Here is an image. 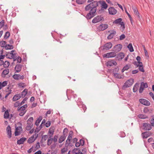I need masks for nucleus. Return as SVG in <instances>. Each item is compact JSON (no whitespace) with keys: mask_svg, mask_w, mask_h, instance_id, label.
I'll return each mask as SVG.
<instances>
[{"mask_svg":"<svg viewBox=\"0 0 154 154\" xmlns=\"http://www.w3.org/2000/svg\"><path fill=\"white\" fill-rule=\"evenodd\" d=\"M98 2L97 1H94L89 5H87L85 8V10L86 11H91L93 9V10L97 11L96 8L98 6Z\"/></svg>","mask_w":154,"mask_h":154,"instance_id":"nucleus-1","label":"nucleus"},{"mask_svg":"<svg viewBox=\"0 0 154 154\" xmlns=\"http://www.w3.org/2000/svg\"><path fill=\"white\" fill-rule=\"evenodd\" d=\"M122 19L121 18H119L116 19L113 22L114 24H119L121 25V30L122 31H123L125 28V24L123 22H122Z\"/></svg>","mask_w":154,"mask_h":154,"instance_id":"nucleus-2","label":"nucleus"},{"mask_svg":"<svg viewBox=\"0 0 154 154\" xmlns=\"http://www.w3.org/2000/svg\"><path fill=\"white\" fill-rule=\"evenodd\" d=\"M105 19L102 15H99L96 16L92 20L93 23H96L100 21H103Z\"/></svg>","mask_w":154,"mask_h":154,"instance_id":"nucleus-3","label":"nucleus"},{"mask_svg":"<svg viewBox=\"0 0 154 154\" xmlns=\"http://www.w3.org/2000/svg\"><path fill=\"white\" fill-rule=\"evenodd\" d=\"M96 11H97L94 10L90 11L89 13H88L85 16L86 19L88 20L94 17L96 15L95 13Z\"/></svg>","mask_w":154,"mask_h":154,"instance_id":"nucleus-4","label":"nucleus"},{"mask_svg":"<svg viewBox=\"0 0 154 154\" xmlns=\"http://www.w3.org/2000/svg\"><path fill=\"white\" fill-rule=\"evenodd\" d=\"M134 80L133 79H131L127 81L125 83L123 86V88H125L130 87L133 83Z\"/></svg>","mask_w":154,"mask_h":154,"instance_id":"nucleus-5","label":"nucleus"},{"mask_svg":"<svg viewBox=\"0 0 154 154\" xmlns=\"http://www.w3.org/2000/svg\"><path fill=\"white\" fill-rule=\"evenodd\" d=\"M116 53L114 52H111L108 53L103 54V58H112L116 56Z\"/></svg>","mask_w":154,"mask_h":154,"instance_id":"nucleus-6","label":"nucleus"},{"mask_svg":"<svg viewBox=\"0 0 154 154\" xmlns=\"http://www.w3.org/2000/svg\"><path fill=\"white\" fill-rule=\"evenodd\" d=\"M73 133V132L72 131H71L69 132V136L67 137V139L66 140L65 143V145H67V146H68L70 145V141L72 139Z\"/></svg>","mask_w":154,"mask_h":154,"instance_id":"nucleus-7","label":"nucleus"},{"mask_svg":"<svg viewBox=\"0 0 154 154\" xmlns=\"http://www.w3.org/2000/svg\"><path fill=\"white\" fill-rule=\"evenodd\" d=\"M108 27V25L107 24H100L97 27V29L99 31H103L106 29Z\"/></svg>","mask_w":154,"mask_h":154,"instance_id":"nucleus-8","label":"nucleus"},{"mask_svg":"<svg viewBox=\"0 0 154 154\" xmlns=\"http://www.w3.org/2000/svg\"><path fill=\"white\" fill-rule=\"evenodd\" d=\"M140 103L145 106H149L150 105V102L148 100L143 98H141L139 100Z\"/></svg>","mask_w":154,"mask_h":154,"instance_id":"nucleus-9","label":"nucleus"},{"mask_svg":"<svg viewBox=\"0 0 154 154\" xmlns=\"http://www.w3.org/2000/svg\"><path fill=\"white\" fill-rule=\"evenodd\" d=\"M143 129L145 131H149L152 129V127L148 123L143 124Z\"/></svg>","mask_w":154,"mask_h":154,"instance_id":"nucleus-10","label":"nucleus"},{"mask_svg":"<svg viewBox=\"0 0 154 154\" xmlns=\"http://www.w3.org/2000/svg\"><path fill=\"white\" fill-rule=\"evenodd\" d=\"M38 136V135L34 134L30 137L28 140L27 142L29 144H31L34 142Z\"/></svg>","mask_w":154,"mask_h":154,"instance_id":"nucleus-11","label":"nucleus"},{"mask_svg":"<svg viewBox=\"0 0 154 154\" xmlns=\"http://www.w3.org/2000/svg\"><path fill=\"white\" fill-rule=\"evenodd\" d=\"M122 47V45L120 44H118L116 45L113 48V51L116 53H117L120 51Z\"/></svg>","mask_w":154,"mask_h":154,"instance_id":"nucleus-12","label":"nucleus"},{"mask_svg":"<svg viewBox=\"0 0 154 154\" xmlns=\"http://www.w3.org/2000/svg\"><path fill=\"white\" fill-rule=\"evenodd\" d=\"M106 64L107 66H116L117 63L114 60H112L108 61L106 62Z\"/></svg>","mask_w":154,"mask_h":154,"instance_id":"nucleus-13","label":"nucleus"},{"mask_svg":"<svg viewBox=\"0 0 154 154\" xmlns=\"http://www.w3.org/2000/svg\"><path fill=\"white\" fill-rule=\"evenodd\" d=\"M112 45L111 43L107 42L103 47V50H108L110 49L112 47Z\"/></svg>","mask_w":154,"mask_h":154,"instance_id":"nucleus-14","label":"nucleus"},{"mask_svg":"<svg viewBox=\"0 0 154 154\" xmlns=\"http://www.w3.org/2000/svg\"><path fill=\"white\" fill-rule=\"evenodd\" d=\"M152 135V133L149 131H146L143 132L141 136L143 139L147 138Z\"/></svg>","mask_w":154,"mask_h":154,"instance_id":"nucleus-15","label":"nucleus"},{"mask_svg":"<svg viewBox=\"0 0 154 154\" xmlns=\"http://www.w3.org/2000/svg\"><path fill=\"white\" fill-rule=\"evenodd\" d=\"M108 12L110 14L114 15L116 13L117 10L113 7H110L108 9Z\"/></svg>","mask_w":154,"mask_h":154,"instance_id":"nucleus-16","label":"nucleus"},{"mask_svg":"<svg viewBox=\"0 0 154 154\" xmlns=\"http://www.w3.org/2000/svg\"><path fill=\"white\" fill-rule=\"evenodd\" d=\"M6 131L8 138H11V137L12 134L11 127L9 125L6 128Z\"/></svg>","mask_w":154,"mask_h":154,"instance_id":"nucleus-17","label":"nucleus"},{"mask_svg":"<svg viewBox=\"0 0 154 154\" xmlns=\"http://www.w3.org/2000/svg\"><path fill=\"white\" fill-rule=\"evenodd\" d=\"M125 57V54L123 52L119 53L116 57L117 60L119 61H120L122 59Z\"/></svg>","mask_w":154,"mask_h":154,"instance_id":"nucleus-18","label":"nucleus"},{"mask_svg":"<svg viewBox=\"0 0 154 154\" xmlns=\"http://www.w3.org/2000/svg\"><path fill=\"white\" fill-rule=\"evenodd\" d=\"M27 105L26 104H25L23 106L18 108L17 110L19 112H26V109L27 107Z\"/></svg>","mask_w":154,"mask_h":154,"instance_id":"nucleus-19","label":"nucleus"},{"mask_svg":"<svg viewBox=\"0 0 154 154\" xmlns=\"http://www.w3.org/2000/svg\"><path fill=\"white\" fill-rule=\"evenodd\" d=\"M116 32L115 30L111 31V32L107 37V39H111L116 34Z\"/></svg>","mask_w":154,"mask_h":154,"instance_id":"nucleus-20","label":"nucleus"},{"mask_svg":"<svg viewBox=\"0 0 154 154\" xmlns=\"http://www.w3.org/2000/svg\"><path fill=\"white\" fill-rule=\"evenodd\" d=\"M15 51L14 50H12L11 52H8L6 54V57L8 59H12L13 58V52Z\"/></svg>","mask_w":154,"mask_h":154,"instance_id":"nucleus-21","label":"nucleus"},{"mask_svg":"<svg viewBox=\"0 0 154 154\" xmlns=\"http://www.w3.org/2000/svg\"><path fill=\"white\" fill-rule=\"evenodd\" d=\"M72 152L74 154H83L81 152L80 149L79 148H75L72 151Z\"/></svg>","mask_w":154,"mask_h":154,"instance_id":"nucleus-22","label":"nucleus"},{"mask_svg":"<svg viewBox=\"0 0 154 154\" xmlns=\"http://www.w3.org/2000/svg\"><path fill=\"white\" fill-rule=\"evenodd\" d=\"M9 72V70L8 69H4L1 74L2 77L3 78L5 77L6 75L8 74Z\"/></svg>","mask_w":154,"mask_h":154,"instance_id":"nucleus-23","label":"nucleus"},{"mask_svg":"<svg viewBox=\"0 0 154 154\" xmlns=\"http://www.w3.org/2000/svg\"><path fill=\"white\" fill-rule=\"evenodd\" d=\"M22 66L20 64H17L15 68V70L16 72H20Z\"/></svg>","mask_w":154,"mask_h":154,"instance_id":"nucleus-24","label":"nucleus"},{"mask_svg":"<svg viewBox=\"0 0 154 154\" xmlns=\"http://www.w3.org/2000/svg\"><path fill=\"white\" fill-rule=\"evenodd\" d=\"M26 140V138L25 137H22L17 141V143L19 145L23 144V143L24 141H25Z\"/></svg>","mask_w":154,"mask_h":154,"instance_id":"nucleus-25","label":"nucleus"},{"mask_svg":"<svg viewBox=\"0 0 154 154\" xmlns=\"http://www.w3.org/2000/svg\"><path fill=\"white\" fill-rule=\"evenodd\" d=\"M102 1L101 3V9H106L108 7V5L104 1Z\"/></svg>","mask_w":154,"mask_h":154,"instance_id":"nucleus-26","label":"nucleus"},{"mask_svg":"<svg viewBox=\"0 0 154 154\" xmlns=\"http://www.w3.org/2000/svg\"><path fill=\"white\" fill-rule=\"evenodd\" d=\"M114 77L116 79H122L123 78V75L121 74L118 73H115L113 74Z\"/></svg>","mask_w":154,"mask_h":154,"instance_id":"nucleus-27","label":"nucleus"},{"mask_svg":"<svg viewBox=\"0 0 154 154\" xmlns=\"http://www.w3.org/2000/svg\"><path fill=\"white\" fill-rule=\"evenodd\" d=\"M10 114L8 110H7L5 111L4 114V118L5 119H8L9 118Z\"/></svg>","mask_w":154,"mask_h":154,"instance_id":"nucleus-28","label":"nucleus"},{"mask_svg":"<svg viewBox=\"0 0 154 154\" xmlns=\"http://www.w3.org/2000/svg\"><path fill=\"white\" fill-rule=\"evenodd\" d=\"M21 97L20 94H17L14 95L13 98V100L14 101H16V100L20 99Z\"/></svg>","mask_w":154,"mask_h":154,"instance_id":"nucleus-29","label":"nucleus"},{"mask_svg":"<svg viewBox=\"0 0 154 154\" xmlns=\"http://www.w3.org/2000/svg\"><path fill=\"white\" fill-rule=\"evenodd\" d=\"M132 9L135 14L137 15L138 17L140 18V17L139 16V13L138 11L137 8L135 7H133Z\"/></svg>","mask_w":154,"mask_h":154,"instance_id":"nucleus-30","label":"nucleus"},{"mask_svg":"<svg viewBox=\"0 0 154 154\" xmlns=\"http://www.w3.org/2000/svg\"><path fill=\"white\" fill-rule=\"evenodd\" d=\"M33 118L32 117H31L27 121V124H31L33 125Z\"/></svg>","mask_w":154,"mask_h":154,"instance_id":"nucleus-31","label":"nucleus"},{"mask_svg":"<svg viewBox=\"0 0 154 154\" xmlns=\"http://www.w3.org/2000/svg\"><path fill=\"white\" fill-rule=\"evenodd\" d=\"M139 87V84L136 83L134 86L133 88V91L134 92H136L138 90Z\"/></svg>","mask_w":154,"mask_h":154,"instance_id":"nucleus-32","label":"nucleus"},{"mask_svg":"<svg viewBox=\"0 0 154 154\" xmlns=\"http://www.w3.org/2000/svg\"><path fill=\"white\" fill-rule=\"evenodd\" d=\"M42 119V117L41 116H40L35 121V125L37 126H38L39 125V123L41 122V121Z\"/></svg>","mask_w":154,"mask_h":154,"instance_id":"nucleus-33","label":"nucleus"},{"mask_svg":"<svg viewBox=\"0 0 154 154\" xmlns=\"http://www.w3.org/2000/svg\"><path fill=\"white\" fill-rule=\"evenodd\" d=\"M52 136H50L47 142V145L48 146H50L52 143L53 140V139L52 138Z\"/></svg>","mask_w":154,"mask_h":154,"instance_id":"nucleus-34","label":"nucleus"},{"mask_svg":"<svg viewBox=\"0 0 154 154\" xmlns=\"http://www.w3.org/2000/svg\"><path fill=\"white\" fill-rule=\"evenodd\" d=\"M66 136L64 135L61 136L59 140V143H61L64 141L66 139Z\"/></svg>","mask_w":154,"mask_h":154,"instance_id":"nucleus-35","label":"nucleus"},{"mask_svg":"<svg viewBox=\"0 0 154 154\" xmlns=\"http://www.w3.org/2000/svg\"><path fill=\"white\" fill-rule=\"evenodd\" d=\"M27 93V89H25L21 93L20 95L21 97L23 98L24 97Z\"/></svg>","mask_w":154,"mask_h":154,"instance_id":"nucleus-36","label":"nucleus"},{"mask_svg":"<svg viewBox=\"0 0 154 154\" xmlns=\"http://www.w3.org/2000/svg\"><path fill=\"white\" fill-rule=\"evenodd\" d=\"M138 118L140 119H144L148 118V117L147 116L143 114H140L138 115Z\"/></svg>","mask_w":154,"mask_h":154,"instance_id":"nucleus-37","label":"nucleus"},{"mask_svg":"<svg viewBox=\"0 0 154 154\" xmlns=\"http://www.w3.org/2000/svg\"><path fill=\"white\" fill-rule=\"evenodd\" d=\"M119 68L118 67H116L113 69L112 73L113 74L115 73H118L119 71Z\"/></svg>","mask_w":154,"mask_h":154,"instance_id":"nucleus-38","label":"nucleus"},{"mask_svg":"<svg viewBox=\"0 0 154 154\" xmlns=\"http://www.w3.org/2000/svg\"><path fill=\"white\" fill-rule=\"evenodd\" d=\"M54 128L53 127H51L50 128L48 131V133L50 134V136H52L54 134Z\"/></svg>","mask_w":154,"mask_h":154,"instance_id":"nucleus-39","label":"nucleus"},{"mask_svg":"<svg viewBox=\"0 0 154 154\" xmlns=\"http://www.w3.org/2000/svg\"><path fill=\"white\" fill-rule=\"evenodd\" d=\"M130 67V66L128 64H126L125 66L122 69V72H123L125 71L128 70Z\"/></svg>","mask_w":154,"mask_h":154,"instance_id":"nucleus-40","label":"nucleus"},{"mask_svg":"<svg viewBox=\"0 0 154 154\" xmlns=\"http://www.w3.org/2000/svg\"><path fill=\"white\" fill-rule=\"evenodd\" d=\"M13 48V46L10 44H7L5 47V49L6 50L12 49Z\"/></svg>","mask_w":154,"mask_h":154,"instance_id":"nucleus-41","label":"nucleus"},{"mask_svg":"<svg viewBox=\"0 0 154 154\" xmlns=\"http://www.w3.org/2000/svg\"><path fill=\"white\" fill-rule=\"evenodd\" d=\"M127 48L129 49L130 52H132L134 51V50L133 49V48L132 46V45L131 43H130L129 44V45L127 46Z\"/></svg>","mask_w":154,"mask_h":154,"instance_id":"nucleus-42","label":"nucleus"},{"mask_svg":"<svg viewBox=\"0 0 154 154\" xmlns=\"http://www.w3.org/2000/svg\"><path fill=\"white\" fill-rule=\"evenodd\" d=\"M33 126V125L31 124H27L26 126V129L28 131L30 130Z\"/></svg>","mask_w":154,"mask_h":154,"instance_id":"nucleus-43","label":"nucleus"},{"mask_svg":"<svg viewBox=\"0 0 154 154\" xmlns=\"http://www.w3.org/2000/svg\"><path fill=\"white\" fill-rule=\"evenodd\" d=\"M33 126V125L31 124H27L26 126V129L28 131L30 130Z\"/></svg>","mask_w":154,"mask_h":154,"instance_id":"nucleus-44","label":"nucleus"},{"mask_svg":"<svg viewBox=\"0 0 154 154\" xmlns=\"http://www.w3.org/2000/svg\"><path fill=\"white\" fill-rule=\"evenodd\" d=\"M10 65V63L8 61H6L4 62L3 66L5 68H8Z\"/></svg>","mask_w":154,"mask_h":154,"instance_id":"nucleus-45","label":"nucleus"},{"mask_svg":"<svg viewBox=\"0 0 154 154\" xmlns=\"http://www.w3.org/2000/svg\"><path fill=\"white\" fill-rule=\"evenodd\" d=\"M20 74H14L13 75L12 77L15 79L18 80L19 79Z\"/></svg>","mask_w":154,"mask_h":154,"instance_id":"nucleus-46","label":"nucleus"},{"mask_svg":"<svg viewBox=\"0 0 154 154\" xmlns=\"http://www.w3.org/2000/svg\"><path fill=\"white\" fill-rule=\"evenodd\" d=\"M137 67H139V69L140 71L142 72H144V70L143 69V66H142V65H137Z\"/></svg>","mask_w":154,"mask_h":154,"instance_id":"nucleus-47","label":"nucleus"},{"mask_svg":"<svg viewBox=\"0 0 154 154\" xmlns=\"http://www.w3.org/2000/svg\"><path fill=\"white\" fill-rule=\"evenodd\" d=\"M10 36V32L8 31L7 32L5 33V34L4 36V38L5 39H7Z\"/></svg>","mask_w":154,"mask_h":154,"instance_id":"nucleus-48","label":"nucleus"},{"mask_svg":"<svg viewBox=\"0 0 154 154\" xmlns=\"http://www.w3.org/2000/svg\"><path fill=\"white\" fill-rule=\"evenodd\" d=\"M1 44L0 45V46L2 48L5 47V46L6 44V42L5 41H2L1 42Z\"/></svg>","mask_w":154,"mask_h":154,"instance_id":"nucleus-49","label":"nucleus"},{"mask_svg":"<svg viewBox=\"0 0 154 154\" xmlns=\"http://www.w3.org/2000/svg\"><path fill=\"white\" fill-rule=\"evenodd\" d=\"M68 132V129L67 128H65L63 131V135L65 136H66V134Z\"/></svg>","mask_w":154,"mask_h":154,"instance_id":"nucleus-50","label":"nucleus"},{"mask_svg":"<svg viewBox=\"0 0 154 154\" xmlns=\"http://www.w3.org/2000/svg\"><path fill=\"white\" fill-rule=\"evenodd\" d=\"M141 85H142V87L144 88L148 87L147 84L146 83H144L142 82L141 83Z\"/></svg>","mask_w":154,"mask_h":154,"instance_id":"nucleus-51","label":"nucleus"},{"mask_svg":"<svg viewBox=\"0 0 154 154\" xmlns=\"http://www.w3.org/2000/svg\"><path fill=\"white\" fill-rule=\"evenodd\" d=\"M144 89V88L142 87V85H141L139 89V93H142Z\"/></svg>","mask_w":154,"mask_h":154,"instance_id":"nucleus-52","label":"nucleus"},{"mask_svg":"<svg viewBox=\"0 0 154 154\" xmlns=\"http://www.w3.org/2000/svg\"><path fill=\"white\" fill-rule=\"evenodd\" d=\"M22 105L20 104L19 101L16 102L14 104V106L15 107H17L21 105Z\"/></svg>","mask_w":154,"mask_h":154,"instance_id":"nucleus-53","label":"nucleus"},{"mask_svg":"<svg viewBox=\"0 0 154 154\" xmlns=\"http://www.w3.org/2000/svg\"><path fill=\"white\" fill-rule=\"evenodd\" d=\"M150 123L151 124L150 125L151 127H154V118L153 117L150 120Z\"/></svg>","mask_w":154,"mask_h":154,"instance_id":"nucleus-54","label":"nucleus"},{"mask_svg":"<svg viewBox=\"0 0 154 154\" xmlns=\"http://www.w3.org/2000/svg\"><path fill=\"white\" fill-rule=\"evenodd\" d=\"M149 111V110L147 107H145L143 109V112L145 113H148Z\"/></svg>","mask_w":154,"mask_h":154,"instance_id":"nucleus-55","label":"nucleus"},{"mask_svg":"<svg viewBox=\"0 0 154 154\" xmlns=\"http://www.w3.org/2000/svg\"><path fill=\"white\" fill-rule=\"evenodd\" d=\"M16 130L21 132L23 131L22 127L21 126L17 127L16 128Z\"/></svg>","mask_w":154,"mask_h":154,"instance_id":"nucleus-56","label":"nucleus"},{"mask_svg":"<svg viewBox=\"0 0 154 154\" xmlns=\"http://www.w3.org/2000/svg\"><path fill=\"white\" fill-rule=\"evenodd\" d=\"M77 3L81 5L83 4L85 2V1H75Z\"/></svg>","mask_w":154,"mask_h":154,"instance_id":"nucleus-57","label":"nucleus"},{"mask_svg":"<svg viewBox=\"0 0 154 154\" xmlns=\"http://www.w3.org/2000/svg\"><path fill=\"white\" fill-rule=\"evenodd\" d=\"M144 50V53L145 54V55L146 57H149V56L148 54L147 51L146 49L145 48L144 46H143Z\"/></svg>","mask_w":154,"mask_h":154,"instance_id":"nucleus-58","label":"nucleus"},{"mask_svg":"<svg viewBox=\"0 0 154 154\" xmlns=\"http://www.w3.org/2000/svg\"><path fill=\"white\" fill-rule=\"evenodd\" d=\"M58 137V136L57 135H55L54 136L53 139V140L54 143H55L57 142Z\"/></svg>","mask_w":154,"mask_h":154,"instance_id":"nucleus-59","label":"nucleus"},{"mask_svg":"<svg viewBox=\"0 0 154 154\" xmlns=\"http://www.w3.org/2000/svg\"><path fill=\"white\" fill-rule=\"evenodd\" d=\"M80 143V145H81L82 146H83L84 145L85 141L83 139H81L79 140Z\"/></svg>","mask_w":154,"mask_h":154,"instance_id":"nucleus-60","label":"nucleus"},{"mask_svg":"<svg viewBox=\"0 0 154 154\" xmlns=\"http://www.w3.org/2000/svg\"><path fill=\"white\" fill-rule=\"evenodd\" d=\"M51 125V122L50 121H48L45 124V126L48 128Z\"/></svg>","mask_w":154,"mask_h":154,"instance_id":"nucleus-61","label":"nucleus"},{"mask_svg":"<svg viewBox=\"0 0 154 154\" xmlns=\"http://www.w3.org/2000/svg\"><path fill=\"white\" fill-rule=\"evenodd\" d=\"M21 132H20L19 131H18L17 130H16L15 133H14L15 135V136H18L20 135Z\"/></svg>","mask_w":154,"mask_h":154,"instance_id":"nucleus-62","label":"nucleus"},{"mask_svg":"<svg viewBox=\"0 0 154 154\" xmlns=\"http://www.w3.org/2000/svg\"><path fill=\"white\" fill-rule=\"evenodd\" d=\"M119 135L120 137H125V133L123 132H120Z\"/></svg>","mask_w":154,"mask_h":154,"instance_id":"nucleus-63","label":"nucleus"},{"mask_svg":"<svg viewBox=\"0 0 154 154\" xmlns=\"http://www.w3.org/2000/svg\"><path fill=\"white\" fill-rule=\"evenodd\" d=\"M125 37V35L124 34H122L121 35L119 38V39L121 40H123L124 39Z\"/></svg>","mask_w":154,"mask_h":154,"instance_id":"nucleus-64","label":"nucleus"}]
</instances>
